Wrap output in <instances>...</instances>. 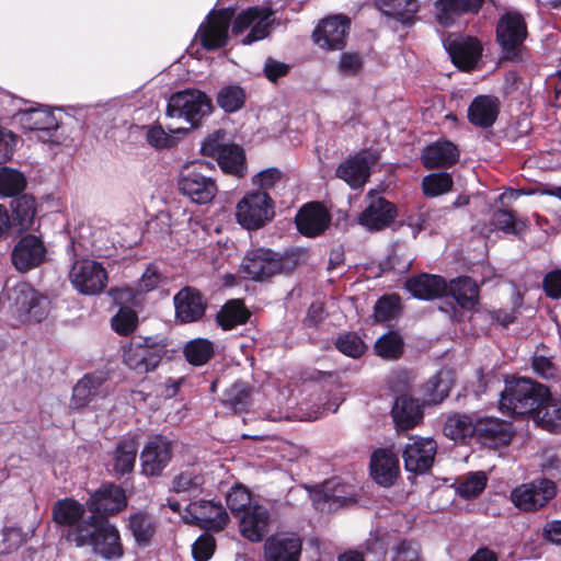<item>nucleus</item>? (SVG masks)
<instances>
[{
  "label": "nucleus",
  "instance_id": "obj_16",
  "mask_svg": "<svg viewBox=\"0 0 561 561\" xmlns=\"http://www.w3.org/2000/svg\"><path fill=\"white\" fill-rule=\"evenodd\" d=\"M368 204L358 217V222L370 231L389 227L397 217L396 206L374 192L367 195Z\"/></svg>",
  "mask_w": 561,
  "mask_h": 561
},
{
  "label": "nucleus",
  "instance_id": "obj_30",
  "mask_svg": "<svg viewBox=\"0 0 561 561\" xmlns=\"http://www.w3.org/2000/svg\"><path fill=\"white\" fill-rule=\"evenodd\" d=\"M421 159L426 169L449 168L459 160V150L449 140H437L423 150Z\"/></svg>",
  "mask_w": 561,
  "mask_h": 561
},
{
  "label": "nucleus",
  "instance_id": "obj_24",
  "mask_svg": "<svg viewBox=\"0 0 561 561\" xmlns=\"http://www.w3.org/2000/svg\"><path fill=\"white\" fill-rule=\"evenodd\" d=\"M476 435L489 447L496 448L512 440V425L495 417H483L476 422Z\"/></svg>",
  "mask_w": 561,
  "mask_h": 561
},
{
  "label": "nucleus",
  "instance_id": "obj_21",
  "mask_svg": "<svg viewBox=\"0 0 561 561\" xmlns=\"http://www.w3.org/2000/svg\"><path fill=\"white\" fill-rule=\"evenodd\" d=\"M46 257L43 241L33 234H26L16 243L12 251V263L20 272L37 267Z\"/></svg>",
  "mask_w": 561,
  "mask_h": 561
},
{
  "label": "nucleus",
  "instance_id": "obj_64",
  "mask_svg": "<svg viewBox=\"0 0 561 561\" xmlns=\"http://www.w3.org/2000/svg\"><path fill=\"white\" fill-rule=\"evenodd\" d=\"M283 181L282 172L276 168H270L261 171L253 178V183L265 192L273 188Z\"/></svg>",
  "mask_w": 561,
  "mask_h": 561
},
{
  "label": "nucleus",
  "instance_id": "obj_31",
  "mask_svg": "<svg viewBox=\"0 0 561 561\" xmlns=\"http://www.w3.org/2000/svg\"><path fill=\"white\" fill-rule=\"evenodd\" d=\"M405 287L413 297L423 300H431L447 293V284L445 279L440 276L431 274H421L408 279Z\"/></svg>",
  "mask_w": 561,
  "mask_h": 561
},
{
  "label": "nucleus",
  "instance_id": "obj_23",
  "mask_svg": "<svg viewBox=\"0 0 561 561\" xmlns=\"http://www.w3.org/2000/svg\"><path fill=\"white\" fill-rule=\"evenodd\" d=\"M331 216L319 203L304 205L296 215L295 222L300 233L307 237H317L329 227Z\"/></svg>",
  "mask_w": 561,
  "mask_h": 561
},
{
  "label": "nucleus",
  "instance_id": "obj_32",
  "mask_svg": "<svg viewBox=\"0 0 561 561\" xmlns=\"http://www.w3.org/2000/svg\"><path fill=\"white\" fill-rule=\"evenodd\" d=\"M483 0H438L436 19L445 27L451 26L463 13L477 12Z\"/></svg>",
  "mask_w": 561,
  "mask_h": 561
},
{
  "label": "nucleus",
  "instance_id": "obj_58",
  "mask_svg": "<svg viewBox=\"0 0 561 561\" xmlns=\"http://www.w3.org/2000/svg\"><path fill=\"white\" fill-rule=\"evenodd\" d=\"M336 347L341 353L353 358L359 357L366 348L360 337L354 333L341 335L336 341Z\"/></svg>",
  "mask_w": 561,
  "mask_h": 561
},
{
  "label": "nucleus",
  "instance_id": "obj_57",
  "mask_svg": "<svg viewBox=\"0 0 561 561\" xmlns=\"http://www.w3.org/2000/svg\"><path fill=\"white\" fill-rule=\"evenodd\" d=\"M112 328L113 330L121 334L127 335L131 333L138 323V316L136 311L130 308H121L118 312L112 318Z\"/></svg>",
  "mask_w": 561,
  "mask_h": 561
},
{
  "label": "nucleus",
  "instance_id": "obj_62",
  "mask_svg": "<svg viewBox=\"0 0 561 561\" xmlns=\"http://www.w3.org/2000/svg\"><path fill=\"white\" fill-rule=\"evenodd\" d=\"M163 276L154 265H149L141 277L139 278L136 287L138 294H145L153 290L162 282Z\"/></svg>",
  "mask_w": 561,
  "mask_h": 561
},
{
  "label": "nucleus",
  "instance_id": "obj_59",
  "mask_svg": "<svg viewBox=\"0 0 561 561\" xmlns=\"http://www.w3.org/2000/svg\"><path fill=\"white\" fill-rule=\"evenodd\" d=\"M400 299L398 296H383L375 305V318L377 321H388L394 318L399 311Z\"/></svg>",
  "mask_w": 561,
  "mask_h": 561
},
{
  "label": "nucleus",
  "instance_id": "obj_54",
  "mask_svg": "<svg viewBox=\"0 0 561 561\" xmlns=\"http://www.w3.org/2000/svg\"><path fill=\"white\" fill-rule=\"evenodd\" d=\"M422 186L426 196L436 197L450 191L453 178L446 172L432 173L423 179Z\"/></svg>",
  "mask_w": 561,
  "mask_h": 561
},
{
  "label": "nucleus",
  "instance_id": "obj_4",
  "mask_svg": "<svg viewBox=\"0 0 561 561\" xmlns=\"http://www.w3.org/2000/svg\"><path fill=\"white\" fill-rule=\"evenodd\" d=\"M211 171L210 163L206 161H194L184 165L178 182L180 192L197 204L210 202L217 193Z\"/></svg>",
  "mask_w": 561,
  "mask_h": 561
},
{
  "label": "nucleus",
  "instance_id": "obj_53",
  "mask_svg": "<svg viewBox=\"0 0 561 561\" xmlns=\"http://www.w3.org/2000/svg\"><path fill=\"white\" fill-rule=\"evenodd\" d=\"M486 482L488 477L483 471L470 472L459 481L457 492L465 499L476 497L485 489Z\"/></svg>",
  "mask_w": 561,
  "mask_h": 561
},
{
  "label": "nucleus",
  "instance_id": "obj_15",
  "mask_svg": "<svg viewBox=\"0 0 561 561\" xmlns=\"http://www.w3.org/2000/svg\"><path fill=\"white\" fill-rule=\"evenodd\" d=\"M172 458V442L156 435L144 446L140 453L141 472L147 477H157L167 468Z\"/></svg>",
  "mask_w": 561,
  "mask_h": 561
},
{
  "label": "nucleus",
  "instance_id": "obj_52",
  "mask_svg": "<svg viewBox=\"0 0 561 561\" xmlns=\"http://www.w3.org/2000/svg\"><path fill=\"white\" fill-rule=\"evenodd\" d=\"M24 175L13 169L0 168V194L3 196H19L25 188Z\"/></svg>",
  "mask_w": 561,
  "mask_h": 561
},
{
  "label": "nucleus",
  "instance_id": "obj_1",
  "mask_svg": "<svg viewBox=\"0 0 561 561\" xmlns=\"http://www.w3.org/2000/svg\"><path fill=\"white\" fill-rule=\"evenodd\" d=\"M67 539L77 547H91L95 554L108 561L119 560L124 554L117 527L102 516L87 517L68 530Z\"/></svg>",
  "mask_w": 561,
  "mask_h": 561
},
{
  "label": "nucleus",
  "instance_id": "obj_13",
  "mask_svg": "<svg viewBox=\"0 0 561 561\" xmlns=\"http://www.w3.org/2000/svg\"><path fill=\"white\" fill-rule=\"evenodd\" d=\"M187 524H195L206 530L219 531L228 522V514L220 502L199 500L191 502L182 515Z\"/></svg>",
  "mask_w": 561,
  "mask_h": 561
},
{
  "label": "nucleus",
  "instance_id": "obj_36",
  "mask_svg": "<svg viewBox=\"0 0 561 561\" xmlns=\"http://www.w3.org/2000/svg\"><path fill=\"white\" fill-rule=\"evenodd\" d=\"M105 378L102 374H89L80 379L72 390V407L79 409L87 405L93 397L104 394L102 386Z\"/></svg>",
  "mask_w": 561,
  "mask_h": 561
},
{
  "label": "nucleus",
  "instance_id": "obj_61",
  "mask_svg": "<svg viewBox=\"0 0 561 561\" xmlns=\"http://www.w3.org/2000/svg\"><path fill=\"white\" fill-rule=\"evenodd\" d=\"M226 500L231 512H242L248 508L251 495L245 488L237 485L231 488Z\"/></svg>",
  "mask_w": 561,
  "mask_h": 561
},
{
  "label": "nucleus",
  "instance_id": "obj_45",
  "mask_svg": "<svg viewBox=\"0 0 561 561\" xmlns=\"http://www.w3.org/2000/svg\"><path fill=\"white\" fill-rule=\"evenodd\" d=\"M13 221L19 230H27L33 226L35 218V201L28 195H19L11 202Z\"/></svg>",
  "mask_w": 561,
  "mask_h": 561
},
{
  "label": "nucleus",
  "instance_id": "obj_50",
  "mask_svg": "<svg viewBox=\"0 0 561 561\" xmlns=\"http://www.w3.org/2000/svg\"><path fill=\"white\" fill-rule=\"evenodd\" d=\"M128 527L139 545H147L154 535V525L151 517L137 512L129 517Z\"/></svg>",
  "mask_w": 561,
  "mask_h": 561
},
{
  "label": "nucleus",
  "instance_id": "obj_46",
  "mask_svg": "<svg viewBox=\"0 0 561 561\" xmlns=\"http://www.w3.org/2000/svg\"><path fill=\"white\" fill-rule=\"evenodd\" d=\"M187 133V128H175L165 131L164 128L157 124L147 127L146 139L148 144L156 149H169L176 146L180 137Z\"/></svg>",
  "mask_w": 561,
  "mask_h": 561
},
{
  "label": "nucleus",
  "instance_id": "obj_2",
  "mask_svg": "<svg viewBox=\"0 0 561 561\" xmlns=\"http://www.w3.org/2000/svg\"><path fill=\"white\" fill-rule=\"evenodd\" d=\"M547 390L546 386L526 378L506 381L501 393L500 409L512 415L531 414L545 402Z\"/></svg>",
  "mask_w": 561,
  "mask_h": 561
},
{
  "label": "nucleus",
  "instance_id": "obj_43",
  "mask_svg": "<svg viewBox=\"0 0 561 561\" xmlns=\"http://www.w3.org/2000/svg\"><path fill=\"white\" fill-rule=\"evenodd\" d=\"M250 317V311L241 300L226 302L217 314V322L224 330H231L244 324Z\"/></svg>",
  "mask_w": 561,
  "mask_h": 561
},
{
  "label": "nucleus",
  "instance_id": "obj_8",
  "mask_svg": "<svg viewBox=\"0 0 561 561\" xmlns=\"http://www.w3.org/2000/svg\"><path fill=\"white\" fill-rule=\"evenodd\" d=\"M164 355V345L153 337H136L124 347L123 359L127 367L138 374L157 368Z\"/></svg>",
  "mask_w": 561,
  "mask_h": 561
},
{
  "label": "nucleus",
  "instance_id": "obj_34",
  "mask_svg": "<svg viewBox=\"0 0 561 561\" xmlns=\"http://www.w3.org/2000/svg\"><path fill=\"white\" fill-rule=\"evenodd\" d=\"M206 477L201 465L183 468L172 480V489L176 493L197 495L205 490Z\"/></svg>",
  "mask_w": 561,
  "mask_h": 561
},
{
  "label": "nucleus",
  "instance_id": "obj_42",
  "mask_svg": "<svg viewBox=\"0 0 561 561\" xmlns=\"http://www.w3.org/2000/svg\"><path fill=\"white\" fill-rule=\"evenodd\" d=\"M84 512V506L79 502L72 499H64L55 503L53 517L57 524L73 528L81 523L80 519L83 517Z\"/></svg>",
  "mask_w": 561,
  "mask_h": 561
},
{
  "label": "nucleus",
  "instance_id": "obj_38",
  "mask_svg": "<svg viewBox=\"0 0 561 561\" xmlns=\"http://www.w3.org/2000/svg\"><path fill=\"white\" fill-rule=\"evenodd\" d=\"M447 291L465 309H472L479 299V287L477 283L468 276L453 279L447 285Z\"/></svg>",
  "mask_w": 561,
  "mask_h": 561
},
{
  "label": "nucleus",
  "instance_id": "obj_22",
  "mask_svg": "<svg viewBox=\"0 0 561 561\" xmlns=\"http://www.w3.org/2000/svg\"><path fill=\"white\" fill-rule=\"evenodd\" d=\"M350 27V21L343 15L324 19L314 30L317 45L328 49H342Z\"/></svg>",
  "mask_w": 561,
  "mask_h": 561
},
{
  "label": "nucleus",
  "instance_id": "obj_47",
  "mask_svg": "<svg viewBox=\"0 0 561 561\" xmlns=\"http://www.w3.org/2000/svg\"><path fill=\"white\" fill-rule=\"evenodd\" d=\"M354 496L351 486L341 483L336 479L327 481L323 485V501L329 504V510L354 502Z\"/></svg>",
  "mask_w": 561,
  "mask_h": 561
},
{
  "label": "nucleus",
  "instance_id": "obj_7",
  "mask_svg": "<svg viewBox=\"0 0 561 561\" xmlns=\"http://www.w3.org/2000/svg\"><path fill=\"white\" fill-rule=\"evenodd\" d=\"M213 110L210 99L202 91L187 89L173 93L167 105V115L171 118H184L192 127Z\"/></svg>",
  "mask_w": 561,
  "mask_h": 561
},
{
  "label": "nucleus",
  "instance_id": "obj_51",
  "mask_svg": "<svg viewBox=\"0 0 561 561\" xmlns=\"http://www.w3.org/2000/svg\"><path fill=\"white\" fill-rule=\"evenodd\" d=\"M245 102V92L239 85H227L219 90L217 103L226 113L239 111Z\"/></svg>",
  "mask_w": 561,
  "mask_h": 561
},
{
  "label": "nucleus",
  "instance_id": "obj_12",
  "mask_svg": "<svg viewBox=\"0 0 561 561\" xmlns=\"http://www.w3.org/2000/svg\"><path fill=\"white\" fill-rule=\"evenodd\" d=\"M5 295L12 308L28 321H42L48 310V300L26 283L7 287Z\"/></svg>",
  "mask_w": 561,
  "mask_h": 561
},
{
  "label": "nucleus",
  "instance_id": "obj_60",
  "mask_svg": "<svg viewBox=\"0 0 561 561\" xmlns=\"http://www.w3.org/2000/svg\"><path fill=\"white\" fill-rule=\"evenodd\" d=\"M215 547V538L211 535L204 534L192 546L193 558L195 561H208L214 554Z\"/></svg>",
  "mask_w": 561,
  "mask_h": 561
},
{
  "label": "nucleus",
  "instance_id": "obj_44",
  "mask_svg": "<svg viewBox=\"0 0 561 561\" xmlns=\"http://www.w3.org/2000/svg\"><path fill=\"white\" fill-rule=\"evenodd\" d=\"M444 434L455 442H465L476 435V423L468 415L453 414L445 422Z\"/></svg>",
  "mask_w": 561,
  "mask_h": 561
},
{
  "label": "nucleus",
  "instance_id": "obj_37",
  "mask_svg": "<svg viewBox=\"0 0 561 561\" xmlns=\"http://www.w3.org/2000/svg\"><path fill=\"white\" fill-rule=\"evenodd\" d=\"M335 174L352 188H357L363 186L368 180L369 165L365 158L357 156L342 162L337 167Z\"/></svg>",
  "mask_w": 561,
  "mask_h": 561
},
{
  "label": "nucleus",
  "instance_id": "obj_39",
  "mask_svg": "<svg viewBox=\"0 0 561 561\" xmlns=\"http://www.w3.org/2000/svg\"><path fill=\"white\" fill-rule=\"evenodd\" d=\"M454 385V376L450 369H440L432 377L423 388L425 401L430 404H437L448 397Z\"/></svg>",
  "mask_w": 561,
  "mask_h": 561
},
{
  "label": "nucleus",
  "instance_id": "obj_5",
  "mask_svg": "<svg viewBox=\"0 0 561 561\" xmlns=\"http://www.w3.org/2000/svg\"><path fill=\"white\" fill-rule=\"evenodd\" d=\"M274 23V12L268 7H250L232 22V34L242 36L240 43L251 45L268 36Z\"/></svg>",
  "mask_w": 561,
  "mask_h": 561
},
{
  "label": "nucleus",
  "instance_id": "obj_48",
  "mask_svg": "<svg viewBox=\"0 0 561 561\" xmlns=\"http://www.w3.org/2000/svg\"><path fill=\"white\" fill-rule=\"evenodd\" d=\"M218 164L224 172L241 176L244 162L243 150L237 145H227L221 148Z\"/></svg>",
  "mask_w": 561,
  "mask_h": 561
},
{
  "label": "nucleus",
  "instance_id": "obj_35",
  "mask_svg": "<svg viewBox=\"0 0 561 561\" xmlns=\"http://www.w3.org/2000/svg\"><path fill=\"white\" fill-rule=\"evenodd\" d=\"M382 14L403 25H412L419 11L417 0H375Z\"/></svg>",
  "mask_w": 561,
  "mask_h": 561
},
{
  "label": "nucleus",
  "instance_id": "obj_3",
  "mask_svg": "<svg viewBox=\"0 0 561 561\" xmlns=\"http://www.w3.org/2000/svg\"><path fill=\"white\" fill-rule=\"evenodd\" d=\"M298 264L294 253L280 255L268 249H254L243 257L241 267L248 277L263 280L279 273H289Z\"/></svg>",
  "mask_w": 561,
  "mask_h": 561
},
{
  "label": "nucleus",
  "instance_id": "obj_29",
  "mask_svg": "<svg viewBox=\"0 0 561 561\" xmlns=\"http://www.w3.org/2000/svg\"><path fill=\"white\" fill-rule=\"evenodd\" d=\"M270 513L262 505L249 506L241 516L240 531L250 541L257 542L268 530Z\"/></svg>",
  "mask_w": 561,
  "mask_h": 561
},
{
  "label": "nucleus",
  "instance_id": "obj_49",
  "mask_svg": "<svg viewBox=\"0 0 561 561\" xmlns=\"http://www.w3.org/2000/svg\"><path fill=\"white\" fill-rule=\"evenodd\" d=\"M184 354L187 362L195 366L204 365L214 354V345L206 339H194L184 347Z\"/></svg>",
  "mask_w": 561,
  "mask_h": 561
},
{
  "label": "nucleus",
  "instance_id": "obj_18",
  "mask_svg": "<svg viewBox=\"0 0 561 561\" xmlns=\"http://www.w3.org/2000/svg\"><path fill=\"white\" fill-rule=\"evenodd\" d=\"M302 540L294 533H278L264 542L265 561H300Z\"/></svg>",
  "mask_w": 561,
  "mask_h": 561
},
{
  "label": "nucleus",
  "instance_id": "obj_17",
  "mask_svg": "<svg viewBox=\"0 0 561 561\" xmlns=\"http://www.w3.org/2000/svg\"><path fill=\"white\" fill-rule=\"evenodd\" d=\"M437 444L433 438H415L403 449V461L407 471L415 474L425 473L433 466Z\"/></svg>",
  "mask_w": 561,
  "mask_h": 561
},
{
  "label": "nucleus",
  "instance_id": "obj_25",
  "mask_svg": "<svg viewBox=\"0 0 561 561\" xmlns=\"http://www.w3.org/2000/svg\"><path fill=\"white\" fill-rule=\"evenodd\" d=\"M527 35L526 23L518 13H506L497 23V42L506 51L519 46Z\"/></svg>",
  "mask_w": 561,
  "mask_h": 561
},
{
  "label": "nucleus",
  "instance_id": "obj_10",
  "mask_svg": "<svg viewBox=\"0 0 561 561\" xmlns=\"http://www.w3.org/2000/svg\"><path fill=\"white\" fill-rule=\"evenodd\" d=\"M556 494L557 486L553 481L538 478L514 488L511 501L520 511L536 512L545 507Z\"/></svg>",
  "mask_w": 561,
  "mask_h": 561
},
{
  "label": "nucleus",
  "instance_id": "obj_33",
  "mask_svg": "<svg viewBox=\"0 0 561 561\" xmlns=\"http://www.w3.org/2000/svg\"><path fill=\"white\" fill-rule=\"evenodd\" d=\"M391 414L397 428L401 431L414 427L423 417L420 404L408 396H400L396 399Z\"/></svg>",
  "mask_w": 561,
  "mask_h": 561
},
{
  "label": "nucleus",
  "instance_id": "obj_41",
  "mask_svg": "<svg viewBox=\"0 0 561 561\" xmlns=\"http://www.w3.org/2000/svg\"><path fill=\"white\" fill-rule=\"evenodd\" d=\"M531 415L537 425L549 432H554L561 421V402L552 399L547 390L545 402L537 407Z\"/></svg>",
  "mask_w": 561,
  "mask_h": 561
},
{
  "label": "nucleus",
  "instance_id": "obj_26",
  "mask_svg": "<svg viewBox=\"0 0 561 561\" xmlns=\"http://www.w3.org/2000/svg\"><path fill=\"white\" fill-rule=\"evenodd\" d=\"M175 317L182 323L199 320L206 309L201 294L192 288H183L174 296Z\"/></svg>",
  "mask_w": 561,
  "mask_h": 561
},
{
  "label": "nucleus",
  "instance_id": "obj_55",
  "mask_svg": "<svg viewBox=\"0 0 561 561\" xmlns=\"http://www.w3.org/2000/svg\"><path fill=\"white\" fill-rule=\"evenodd\" d=\"M375 350L382 358L396 359L402 354L403 342L397 333H388L376 341Z\"/></svg>",
  "mask_w": 561,
  "mask_h": 561
},
{
  "label": "nucleus",
  "instance_id": "obj_6",
  "mask_svg": "<svg viewBox=\"0 0 561 561\" xmlns=\"http://www.w3.org/2000/svg\"><path fill=\"white\" fill-rule=\"evenodd\" d=\"M274 202L266 192L247 193L236 206L237 222L247 230H257L274 218Z\"/></svg>",
  "mask_w": 561,
  "mask_h": 561
},
{
  "label": "nucleus",
  "instance_id": "obj_19",
  "mask_svg": "<svg viewBox=\"0 0 561 561\" xmlns=\"http://www.w3.org/2000/svg\"><path fill=\"white\" fill-rule=\"evenodd\" d=\"M444 46L453 62L463 70L472 69L477 65L482 53L480 43L470 36L451 35L444 39Z\"/></svg>",
  "mask_w": 561,
  "mask_h": 561
},
{
  "label": "nucleus",
  "instance_id": "obj_20",
  "mask_svg": "<svg viewBox=\"0 0 561 561\" xmlns=\"http://www.w3.org/2000/svg\"><path fill=\"white\" fill-rule=\"evenodd\" d=\"M127 505L125 491L115 484H104L87 501V507L95 516L112 515Z\"/></svg>",
  "mask_w": 561,
  "mask_h": 561
},
{
  "label": "nucleus",
  "instance_id": "obj_9",
  "mask_svg": "<svg viewBox=\"0 0 561 561\" xmlns=\"http://www.w3.org/2000/svg\"><path fill=\"white\" fill-rule=\"evenodd\" d=\"M68 276L72 287L81 295H98L107 284L106 270L91 259L75 260Z\"/></svg>",
  "mask_w": 561,
  "mask_h": 561
},
{
  "label": "nucleus",
  "instance_id": "obj_40",
  "mask_svg": "<svg viewBox=\"0 0 561 561\" xmlns=\"http://www.w3.org/2000/svg\"><path fill=\"white\" fill-rule=\"evenodd\" d=\"M138 453V443L135 437L121 440L114 451L113 470L118 476L133 471Z\"/></svg>",
  "mask_w": 561,
  "mask_h": 561
},
{
  "label": "nucleus",
  "instance_id": "obj_27",
  "mask_svg": "<svg viewBox=\"0 0 561 561\" xmlns=\"http://www.w3.org/2000/svg\"><path fill=\"white\" fill-rule=\"evenodd\" d=\"M501 103L494 95H478L468 107L469 122L480 128L491 127L500 113Z\"/></svg>",
  "mask_w": 561,
  "mask_h": 561
},
{
  "label": "nucleus",
  "instance_id": "obj_11",
  "mask_svg": "<svg viewBox=\"0 0 561 561\" xmlns=\"http://www.w3.org/2000/svg\"><path fill=\"white\" fill-rule=\"evenodd\" d=\"M23 128L33 131L37 140L44 144L59 145L64 141L58 119L47 107L27 108L19 113Z\"/></svg>",
  "mask_w": 561,
  "mask_h": 561
},
{
  "label": "nucleus",
  "instance_id": "obj_14",
  "mask_svg": "<svg viewBox=\"0 0 561 561\" xmlns=\"http://www.w3.org/2000/svg\"><path fill=\"white\" fill-rule=\"evenodd\" d=\"M232 18L233 10L231 9H222L208 14L197 32V37L205 49L216 50L228 43L229 26Z\"/></svg>",
  "mask_w": 561,
  "mask_h": 561
},
{
  "label": "nucleus",
  "instance_id": "obj_56",
  "mask_svg": "<svg viewBox=\"0 0 561 561\" xmlns=\"http://www.w3.org/2000/svg\"><path fill=\"white\" fill-rule=\"evenodd\" d=\"M251 388L248 383L238 381L229 387L224 393V403L231 407L234 411L241 410L248 403Z\"/></svg>",
  "mask_w": 561,
  "mask_h": 561
},
{
  "label": "nucleus",
  "instance_id": "obj_28",
  "mask_svg": "<svg viewBox=\"0 0 561 561\" xmlns=\"http://www.w3.org/2000/svg\"><path fill=\"white\" fill-rule=\"evenodd\" d=\"M370 472L374 480L385 486L393 484L399 472V460L390 449H377L370 459Z\"/></svg>",
  "mask_w": 561,
  "mask_h": 561
},
{
  "label": "nucleus",
  "instance_id": "obj_63",
  "mask_svg": "<svg viewBox=\"0 0 561 561\" xmlns=\"http://www.w3.org/2000/svg\"><path fill=\"white\" fill-rule=\"evenodd\" d=\"M391 561H423L415 542L402 540L393 548Z\"/></svg>",
  "mask_w": 561,
  "mask_h": 561
}]
</instances>
